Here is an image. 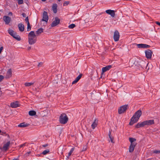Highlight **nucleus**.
Returning <instances> with one entry per match:
<instances>
[{
  "label": "nucleus",
  "instance_id": "obj_23",
  "mask_svg": "<svg viewBox=\"0 0 160 160\" xmlns=\"http://www.w3.org/2000/svg\"><path fill=\"white\" fill-rule=\"evenodd\" d=\"M145 125V124L144 122H142L141 123H138L135 126V128H138L141 127H144Z\"/></svg>",
  "mask_w": 160,
  "mask_h": 160
},
{
  "label": "nucleus",
  "instance_id": "obj_15",
  "mask_svg": "<svg viewBox=\"0 0 160 160\" xmlns=\"http://www.w3.org/2000/svg\"><path fill=\"white\" fill-rule=\"evenodd\" d=\"M106 12L107 13L110 15L112 17H114L115 16V12L113 10H107L106 11Z\"/></svg>",
  "mask_w": 160,
  "mask_h": 160
},
{
  "label": "nucleus",
  "instance_id": "obj_20",
  "mask_svg": "<svg viewBox=\"0 0 160 160\" xmlns=\"http://www.w3.org/2000/svg\"><path fill=\"white\" fill-rule=\"evenodd\" d=\"M29 123H27L24 122L20 123L18 125V126L19 127L23 128L29 126Z\"/></svg>",
  "mask_w": 160,
  "mask_h": 160
},
{
  "label": "nucleus",
  "instance_id": "obj_9",
  "mask_svg": "<svg viewBox=\"0 0 160 160\" xmlns=\"http://www.w3.org/2000/svg\"><path fill=\"white\" fill-rule=\"evenodd\" d=\"M137 47L138 48H148L150 47V46L144 44H136Z\"/></svg>",
  "mask_w": 160,
  "mask_h": 160
},
{
  "label": "nucleus",
  "instance_id": "obj_59",
  "mask_svg": "<svg viewBox=\"0 0 160 160\" xmlns=\"http://www.w3.org/2000/svg\"><path fill=\"white\" fill-rule=\"evenodd\" d=\"M31 68H33V67H31Z\"/></svg>",
  "mask_w": 160,
  "mask_h": 160
},
{
  "label": "nucleus",
  "instance_id": "obj_46",
  "mask_svg": "<svg viewBox=\"0 0 160 160\" xmlns=\"http://www.w3.org/2000/svg\"><path fill=\"white\" fill-rule=\"evenodd\" d=\"M32 89L34 91H37V88L36 87L34 88H32Z\"/></svg>",
  "mask_w": 160,
  "mask_h": 160
},
{
  "label": "nucleus",
  "instance_id": "obj_21",
  "mask_svg": "<svg viewBox=\"0 0 160 160\" xmlns=\"http://www.w3.org/2000/svg\"><path fill=\"white\" fill-rule=\"evenodd\" d=\"M98 121V120H97L96 119H95L94 120V121L93 122L91 125V127L92 129H94L97 126Z\"/></svg>",
  "mask_w": 160,
  "mask_h": 160
},
{
  "label": "nucleus",
  "instance_id": "obj_34",
  "mask_svg": "<svg viewBox=\"0 0 160 160\" xmlns=\"http://www.w3.org/2000/svg\"><path fill=\"white\" fill-rule=\"evenodd\" d=\"M76 26L74 24H72L68 26V27L70 29H72L74 28Z\"/></svg>",
  "mask_w": 160,
  "mask_h": 160
},
{
  "label": "nucleus",
  "instance_id": "obj_29",
  "mask_svg": "<svg viewBox=\"0 0 160 160\" xmlns=\"http://www.w3.org/2000/svg\"><path fill=\"white\" fill-rule=\"evenodd\" d=\"M31 116H34L35 118L38 117V116L36 115V112L34 110H31Z\"/></svg>",
  "mask_w": 160,
  "mask_h": 160
},
{
  "label": "nucleus",
  "instance_id": "obj_50",
  "mask_svg": "<svg viewBox=\"0 0 160 160\" xmlns=\"http://www.w3.org/2000/svg\"><path fill=\"white\" fill-rule=\"evenodd\" d=\"M30 111H29V112H28V114L29 115H30Z\"/></svg>",
  "mask_w": 160,
  "mask_h": 160
},
{
  "label": "nucleus",
  "instance_id": "obj_27",
  "mask_svg": "<svg viewBox=\"0 0 160 160\" xmlns=\"http://www.w3.org/2000/svg\"><path fill=\"white\" fill-rule=\"evenodd\" d=\"M43 32V29L41 28L39 29H38L36 32V36L38 35H40L42 32Z\"/></svg>",
  "mask_w": 160,
  "mask_h": 160
},
{
  "label": "nucleus",
  "instance_id": "obj_45",
  "mask_svg": "<svg viewBox=\"0 0 160 160\" xmlns=\"http://www.w3.org/2000/svg\"><path fill=\"white\" fill-rule=\"evenodd\" d=\"M48 145V144H44L42 145V146L43 147H46Z\"/></svg>",
  "mask_w": 160,
  "mask_h": 160
},
{
  "label": "nucleus",
  "instance_id": "obj_2",
  "mask_svg": "<svg viewBox=\"0 0 160 160\" xmlns=\"http://www.w3.org/2000/svg\"><path fill=\"white\" fill-rule=\"evenodd\" d=\"M68 121V118L65 113H62L59 118V121L60 123L64 124L67 123Z\"/></svg>",
  "mask_w": 160,
  "mask_h": 160
},
{
  "label": "nucleus",
  "instance_id": "obj_51",
  "mask_svg": "<svg viewBox=\"0 0 160 160\" xmlns=\"http://www.w3.org/2000/svg\"><path fill=\"white\" fill-rule=\"evenodd\" d=\"M42 1L43 2H45L46 1V0H42Z\"/></svg>",
  "mask_w": 160,
  "mask_h": 160
},
{
  "label": "nucleus",
  "instance_id": "obj_36",
  "mask_svg": "<svg viewBox=\"0 0 160 160\" xmlns=\"http://www.w3.org/2000/svg\"><path fill=\"white\" fill-rule=\"evenodd\" d=\"M4 78V77L2 75H0V82H1Z\"/></svg>",
  "mask_w": 160,
  "mask_h": 160
},
{
  "label": "nucleus",
  "instance_id": "obj_25",
  "mask_svg": "<svg viewBox=\"0 0 160 160\" xmlns=\"http://www.w3.org/2000/svg\"><path fill=\"white\" fill-rule=\"evenodd\" d=\"M129 139V141L131 142V144H137V143L135 142L136 140L135 138H130Z\"/></svg>",
  "mask_w": 160,
  "mask_h": 160
},
{
  "label": "nucleus",
  "instance_id": "obj_32",
  "mask_svg": "<svg viewBox=\"0 0 160 160\" xmlns=\"http://www.w3.org/2000/svg\"><path fill=\"white\" fill-rule=\"evenodd\" d=\"M108 135L111 142L112 143H114V142L113 141V138L111 135V133L110 131H109Z\"/></svg>",
  "mask_w": 160,
  "mask_h": 160
},
{
  "label": "nucleus",
  "instance_id": "obj_12",
  "mask_svg": "<svg viewBox=\"0 0 160 160\" xmlns=\"http://www.w3.org/2000/svg\"><path fill=\"white\" fill-rule=\"evenodd\" d=\"M139 65L143 69H146L148 64L143 61H140L139 62Z\"/></svg>",
  "mask_w": 160,
  "mask_h": 160
},
{
  "label": "nucleus",
  "instance_id": "obj_40",
  "mask_svg": "<svg viewBox=\"0 0 160 160\" xmlns=\"http://www.w3.org/2000/svg\"><path fill=\"white\" fill-rule=\"evenodd\" d=\"M28 42L30 44V32L28 34Z\"/></svg>",
  "mask_w": 160,
  "mask_h": 160
},
{
  "label": "nucleus",
  "instance_id": "obj_18",
  "mask_svg": "<svg viewBox=\"0 0 160 160\" xmlns=\"http://www.w3.org/2000/svg\"><path fill=\"white\" fill-rule=\"evenodd\" d=\"M82 76V74H79L75 79V80L73 81L72 83V84H74L77 83L81 78Z\"/></svg>",
  "mask_w": 160,
  "mask_h": 160
},
{
  "label": "nucleus",
  "instance_id": "obj_48",
  "mask_svg": "<svg viewBox=\"0 0 160 160\" xmlns=\"http://www.w3.org/2000/svg\"><path fill=\"white\" fill-rule=\"evenodd\" d=\"M13 160H19V159L18 158H14Z\"/></svg>",
  "mask_w": 160,
  "mask_h": 160
},
{
  "label": "nucleus",
  "instance_id": "obj_16",
  "mask_svg": "<svg viewBox=\"0 0 160 160\" xmlns=\"http://www.w3.org/2000/svg\"><path fill=\"white\" fill-rule=\"evenodd\" d=\"M112 67L111 65H109L106 66L105 67L102 68V72H104L108 70H109Z\"/></svg>",
  "mask_w": 160,
  "mask_h": 160
},
{
  "label": "nucleus",
  "instance_id": "obj_8",
  "mask_svg": "<svg viewBox=\"0 0 160 160\" xmlns=\"http://www.w3.org/2000/svg\"><path fill=\"white\" fill-rule=\"evenodd\" d=\"M146 57L148 59H151L152 52L150 50H148L145 52Z\"/></svg>",
  "mask_w": 160,
  "mask_h": 160
},
{
  "label": "nucleus",
  "instance_id": "obj_13",
  "mask_svg": "<svg viewBox=\"0 0 160 160\" xmlns=\"http://www.w3.org/2000/svg\"><path fill=\"white\" fill-rule=\"evenodd\" d=\"M145 125H150L154 123V120H149L144 121Z\"/></svg>",
  "mask_w": 160,
  "mask_h": 160
},
{
  "label": "nucleus",
  "instance_id": "obj_17",
  "mask_svg": "<svg viewBox=\"0 0 160 160\" xmlns=\"http://www.w3.org/2000/svg\"><path fill=\"white\" fill-rule=\"evenodd\" d=\"M10 105L11 107L12 108H16L19 106L18 102L16 101L14 102H12Z\"/></svg>",
  "mask_w": 160,
  "mask_h": 160
},
{
  "label": "nucleus",
  "instance_id": "obj_39",
  "mask_svg": "<svg viewBox=\"0 0 160 160\" xmlns=\"http://www.w3.org/2000/svg\"><path fill=\"white\" fill-rule=\"evenodd\" d=\"M153 152L155 153H160V150H155L153 151Z\"/></svg>",
  "mask_w": 160,
  "mask_h": 160
},
{
  "label": "nucleus",
  "instance_id": "obj_53",
  "mask_svg": "<svg viewBox=\"0 0 160 160\" xmlns=\"http://www.w3.org/2000/svg\"><path fill=\"white\" fill-rule=\"evenodd\" d=\"M33 84V83H31H31H30L31 86Z\"/></svg>",
  "mask_w": 160,
  "mask_h": 160
},
{
  "label": "nucleus",
  "instance_id": "obj_44",
  "mask_svg": "<svg viewBox=\"0 0 160 160\" xmlns=\"http://www.w3.org/2000/svg\"><path fill=\"white\" fill-rule=\"evenodd\" d=\"M155 23L157 25L160 26V22H156Z\"/></svg>",
  "mask_w": 160,
  "mask_h": 160
},
{
  "label": "nucleus",
  "instance_id": "obj_14",
  "mask_svg": "<svg viewBox=\"0 0 160 160\" xmlns=\"http://www.w3.org/2000/svg\"><path fill=\"white\" fill-rule=\"evenodd\" d=\"M3 20L6 24H8L10 22L11 18L8 16H5L3 17Z\"/></svg>",
  "mask_w": 160,
  "mask_h": 160
},
{
  "label": "nucleus",
  "instance_id": "obj_31",
  "mask_svg": "<svg viewBox=\"0 0 160 160\" xmlns=\"http://www.w3.org/2000/svg\"><path fill=\"white\" fill-rule=\"evenodd\" d=\"M12 37L18 41H20L21 40V38L20 37L19 35H17L16 34V33L14 34Z\"/></svg>",
  "mask_w": 160,
  "mask_h": 160
},
{
  "label": "nucleus",
  "instance_id": "obj_10",
  "mask_svg": "<svg viewBox=\"0 0 160 160\" xmlns=\"http://www.w3.org/2000/svg\"><path fill=\"white\" fill-rule=\"evenodd\" d=\"M12 70L10 68L8 69V71L7 72L6 76L5 77V78L6 79H8L9 78L11 77L12 76Z\"/></svg>",
  "mask_w": 160,
  "mask_h": 160
},
{
  "label": "nucleus",
  "instance_id": "obj_26",
  "mask_svg": "<svg viewBox=\"0 0 160 160\" xmlns=\"http://www.w3.org/2000/svg\"><path fill=\"white\" fill-rule=\"evenodd\" d=\"M25 22H27V24H28V27H27L28 31H29V29H30V23H29V19H28V17H26V18L25 19Z\"/></svg>",
  "mask_w": 160,
  "mask_h": 160
},
{
  "label": "nucleus",
  "instance_id": "obj_33",
  "mask_svg": "<svg viewBox=\"0 0 160 160\" xmlns=\"http://www.w3.org/2000/svg\"><path fill=\"white\" fill-rule=\"evenodd\" d=\"M49 152V150L47 149L44 151L42 153V154L45 155L48 153Z\"/></svg>",
  "mask_w": 160,
  "mask_h": 160
},
{
  "label": "nucleus",
  "instance_id": "obj_57",
  "mask_svg": "<svg viewBox=\"0 0 160 160\" xmlns=\"http://www.w3.org/2000/svg\"><path fill=\"white\" fill-rule=\"evenodd\" d=\"M1 132V130H0V133Z\"/></svg>",
  "mask_w": 160,
  "mask_h": 160
},
{
  "label": "nucleus",
  "instance_id": "obj_56",
  "mask_svg": "<svg viewBox=\"0 0 160 160\" xmlns=\"http://www.w3.org/2000/svg\"><path fill=\"white\" fill-rule=\"evenodd\" d=\"M58 1H59V2H60L61 1V0H58Z\"/></svg>",
  "mask_w": 160,
  "mask_h": 160
},
{
  "label": "nucleus",
  "instance_id": "obj_58",
  "mask_svg": "<svg viewBox=\"0 0 160 160\" xmlns=\"http://www.w3.org/2000/svg\"><path fill=\"white\" fill-rule=\"evenodd\" d=\"M30 153V152H28V153Z\"/></svg>",
  "mask_w": 160,
  "mask_h": 160
},
{
  "label": "nucleus",
  "instance_id": "obj_3",
  "mask_svg": "<svg viewBox=\"0 0 160 160\" xmlns=\"http://www.w3.org/2000/svg\"><path fill=\"white\" fill-rule=\"evenodd\" d=\"M128 108V105H125L121 106L118 109V113L119 114H122L125 112Z\"/></svg>",
  "mask_w": 160,
  "mask_h": 160
},
{
  "label": "nucleus",
  "instance_id": "obj_19",
  "mask_svg": "<svg viewBox=\"0 0 160 160\" xmlns=\"http://www.w3.org/2000/svg\"><path fill=\"white\" fill-rule=\"evenodd\" d=\"M137 144H130L129 149V151L130 152H132L134 149V148Z\"/></svg>",
  "mask_w": 160,
  "mask_h": 160
},
{
  "label": "nucleus",
  "instance_id": "obj_47",
  "mask_svg": "<svg viewBox=\"0 0 160 160\" xmlns=\"http://www.w3.org/2000/svg\"><path fill=\"white\" fill-rule=\"evenodd\" d=\"M33 63H34L33 66H35V65H37V62H33Z\"/></svg>",
  "mask_w": 160,
  "mask_h": 160
},
{
  "label": "nucleus",
  "instance_id": "obj_49",
  "mask_svg": "<svg viewBox=\"0 0 160 160\" xmlns=\"http://www.w3.org/2000/svg\"><path fill=\"white\" fill-rule=\"evenodd\" d=\"M24 146V144H22L20 145V147H23V146Z\"/></svg>",
  "mask_w": 160,
  "mask_h": 160
},
{
  "label": "nucleus",
  "instance_id": "obj_28",
  "mask_svg": "<svg viewBox=\"0 0 160 160\" xmlns=\"http://www.w3.org/2000/svg\"><path fill=\"white\" fill-rule=\"evenodd\" d=\"M8 33L12 37L16 33V32L12 29H9L8 30Z\"/></svg>",
  "mask_w": 160,
  "mask_h": 160
},
{
  "label": "nucleus",
  "instance_id": "obj_35",
  "mask_svg": "<svg viewBox=\"0 0 160 160\" xmlns=\"http://www.w3.org/2000/svg\"><path fill=\"white\" fill-rule=\"evenodd\" d=\"M43 62H39L38 64V67L39 68L42 67L43 66Z\"/></svg>",
  "mask_w": 160,
  "mask_h": 160
},
{
  "label": "nucleus",
  "instance_id": "obj_52",
  "mask_svg": "<svg viewBox=\"0 0 160 160\" xmlns=\"http://www.w3.org/2000/svg\"><path fill=\"white\" fill-rule=\"evenodd\" d=\"M131 60H130V61L129 62V64H130V63H131Z\"/></svg>",
  "mask_w": 160,
  "mask_h": 160
},
{
  "label": "nucleus",
  "instance_id": "obj_43",
  "mask_svg": "<svg viewBox=\"0 0 160 160\" xmlns=\"http://www.w3.org/2000/svg\"><path fill=\"white\" fill-rule=\"evenodd\" d=\"M8 15H9V16H12V12H10L8 13Z\"/></svg>",
  "mask_w": 160,
  "mask_h": 160
},
{
  "label": "nucleus",
  "instance_id": "obj_54",
  "mask_svg": "<svg viewBox=\"0 0 160 160\" xmlns=\"http://www.w3.org/2000/svg\"><path fill=\"white\" fill-rule=\"evenodd\" d=\"M2 73V72L1 71H0V74H1Z\"/></svg>",
  "mask_w": 160,
  "mask_h": 160
},
{
  "label": "nucleus",
  "instance_id": "obj_38",
  "mask_svg": "<svg viewBox=\"0 0 160 160\" xmlns=\"http://www.w3.org/2000/svg\"><path fill=\"white\" fill-rule=\"evenodd\" d=\"M69 1H65L63 3V6L67 5L69 3Z\"/></svg>",
  "mask_w": 160,
  "mask_h": 160
},
{
  "label": "nucleus",
  "instance_id": "obj_7",
  "mask_svg": "<svg viewBox=\"0 0 160 160\" xmlns=\"http://www.w3.org/2000/svg\"><path fill=\"white\" fill-rule=\"evenodd\" d=\"M120 37V35L119 32L118 31L116 30L115 31L114 36L113 39L115 41L117 42L119 40Z\"/></svg>",
  "mask_w": 160,
  "mask_h": 160
},
{
  "label": "nucleus",
  "instance_id": "obj_11",
  "mask_svg": "<svg viewBox=\"0 0 160 160\" xmlns=\"http://www.w3.org/2000/svg\"><path fill=\"white\" fill-rule=\"evenodd\" d=\"M10 144V142L8 141L6 144H4L2 148L0 147V149L2 150L6 151L8 148V147L9 146Z\"/></svg>",
  "mask_w": 160,
  "mask_h": 160
},
{
  "label": "nucleus",
  "instance_id": "obj_4",
  "mask_svg": "<svg viewBox=\"0 0 160 160\" xmlns=\"http://www.w3.org/2000/svg\"><path fill=\"white\" fill-rule=\"evenodd\" d=\"M37 41V36L34 31H31V45L35 43Z\"/></svg>",
  "mask_w": 160,
  "mask_h": 160
},
{
  "label": "nucleus",
  "instance_id": "obj_41",
  "mask_svg": "<svg viewBox=\"0 0 160 160\" xmlns=\"http://www.w3.org/2000/svg\"><path fill=\"white\" fill-rule=\"evenodd\" d=\"M87 149V147L86 146H84V147H83V149L82 150V151H84L86 150Z\"/></svg>",
  "mask_w": 160,
  "mask_h": 160
},
{
  "label": "nucleus",
  "instance_id": "obj_30",
  "mask_svg": "<svg viewBox=\"0 0 160 160\" xmlns=\"http://www.w3.org/2000/svg\"><path fill=\"white\" fill-rule=\"evenodd\" d=\"M74 148L73 147L71 148L70 152L68 153V155L67 156V158L68 159L69 158L70 156L71 155V154L72 153L73 151L74 150Z\"/></svg>",
  "mask_w": 160,
  "mask_h": 160
},
{
  "label": "nucleus",
  "instance_id": "obj_1",
  "mask_svg": "<svg viewBox=\"0 0 160 160\" xmlns=\"http://www.w3.org/2000/svg\"><path fill=\"white\" fill-rule=\"evenodd\" d=\"M142 114V112L140 110H139L136 112L131 119V121L129 123V125H132L134 123L137 122Z\"/></svg>",
  "mask_w": 160,
  "mask_h": 160
},
{
  "label": "nucleus",
  "instance_id": "obj_5",
  "mask_svg": "<svg viewBox=\"0 0 160 160\" xmlns=\"http://www.w3.org/2000/svg\"><path fill=\"white\" fill-rule=\"evenodd\" d=\"M48 13L46 11H44L42 14V18L41 20L42 21H45L46 23L48 22Z\"/></svg>",
  "mask_w": 160,
  "mask_h": 160
},
{
  "label": "nucleus",
  "instance_id": "obj_42",
  "mask_svg": "<svg viewBox=\"0 0 160 160\" xmlns=\"http://www.w3.org/2000/svg\"><path fill=\"white\" fill-rule=\"evenodd\" d=\"M22 15L23 17H26L27 15L25 13H23L22 14Z\"/></svg>",
  "mask_w": 160,
  "mask_h": 160
},
{
  "label": "nucleus",
  "instance_id": "obj_37",
  "mask_svg": "<svg viewBox=\"0 0 160 160\" xmlns=\"http://www.w3.org/2000/svg\"><path fill=\"white\" fill-rule=\"evenodd\" d=\"M24 85L26 87H29L30 86V83L26 82L24 84Z\"/></svg>",
  "mask_w": 160,
  "mask_h": 160
},
{
  "label": "nucleus",
  "instance_id": "obj_22",
  "mask_svg": "<svg viewBox=\"0 0 160 160\" xmlns=\"http://www.w3.org/2000/svg\"><path fill=\"white\" fill-rule=\"evenodd\" d=\"M18 27L19 30L22 32L24 30V25L22 23H19L18 24Z\"/></svg>",
  "mask_w": 160,
  "mask_h": 160
},
{
  "label": "nucleus",
  "instance_id": "obj_24",
  "mask_svg": "<svg viewBox=\"0 0 160 160\" xmlns=\"http://www.w3.org/2000/svg\"><path fill=\"white\" fill-rule=\"evenodd\" d=\"M57 5L56 3L54 4L52 7V10L54 13H57Z\"/></svg>",
  "mask_w": 160,
  "mask_h": 160
},
{
  "label": "nucleus",
  "instance_id": "obj_6",
  "mask_svg": "<svg viewBox=\"0 0 160 160\" xmlns=\"http://www.w3.org/2000/svg\"><path fill=\"white\" fill-rule=\"evenodd\" d=\"M60 22V19L57 17H56L55 18L54 20L52 22L51 24V26L52 27H54L59 24Z\"/></svg>",
  "mask_w": 160,
  "mask_h": 160
},
{
  "label": "nucleus",
  "instance_id": "obj_55",
  "mask_svg": "<svg viewBox=\"0 0 160 160\" xmlns=\"http://www.w3.org/2000/svg\"><path fill=\"white\" fill-rule=\"evenodd\" d=\"M29 48H30V47H28V50H29Z\"/></svg>",
  "mask_w": 160,
  "mask_h": 160
}]
</instances>
